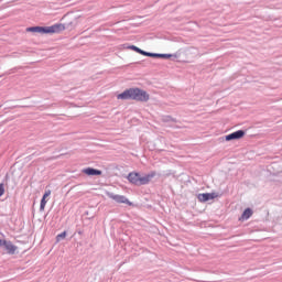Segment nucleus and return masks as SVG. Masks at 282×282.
<instances>
[{"mask_svg": "<svg viewBox=\"0 0 282 282\" xmlns=\"http://www.w3.org/2000/svg\"><path fill=\"white\" fill-rule=\"evenodd\" d=\"M150 98L149 93L139 87L128 88L117 95L118 100H135L137 102H149Z\"/></svg>", "mask_w": 282, "mask_h": 282, "instance_id": "f257e3e1", "label": "nucleus"}, {"mask_svg": "<svg viewBox=\"0 0 282 282\" xmlns=\"http://www.w3.org/2000/svg\"><path fill=\"white\" fill-rule=\"evenodd\" d=\"M158 175V172L151 171L147 174H140V172H130L126 180L132 184V186H147L151 184V180Z\"/></svg>", "mask_w": 282, "mask_h": 282, "instance_id": "f03ea898", "label": "nucleus"}, {"mask_svg": "<svg viewBox=\"0 0 282 282\" xmlns=\"http://www.w3.org/2000/svg\"><path fill=\"white\" fill-rule=\"evenodd\" d=\"M74 25V22L69 23H56L51 26H44V34H61V32H65V30H69Z\"/></svg>", "mask_w": 282, "mask_h": 282, "instance_id": "7ed1b4c3", "label": "nucleus"}, {"mask_svg": "<svg viewBox=\"0 0 282 282\" xmlns=\"http://www.w3.org/2000/svg\"><path fill=\"white\" fill-rule=\"evenodd\" d=\"M107 197H109V199H113V202H116L117 204H127L128 206H133V203H131V200H129V198H127V196L124 195H118L108 192Z\"/></svg>", "mask_w": 282, "mask_h": 282, "instance_id": "20e7f679", "label": "nucleus"}, {"mask_svg": "<svg viewBox=\"0 0 282 282\" xmlns=\"http://www.w3.org/2000/svg\"><path fill=\"white\" fill-rule=\"evenodd\" d=\"M217 197H219V194L212 192V193H202L197 195V199L198 202H200V204H206V202H210L213 199H217Z\"/></svg>", "mask_w": 282, "mask_h": 282, "instance_id": "39448f33", "label": "nucleus"}, {"mask_svg": "<svg viewBox=\"0 0 282 282\" xmlns=\"http://www.w3.org/2000/svg\"><path fill=\"white\" fill-rule=\"evenodd\" d=\"M246 135L245 130H237L235 132H231L227 135H225L226 142H232V140H241Z\"/></svg>", "mask_w": 282, "mask_h": 282, "instance_id": "423d86ee", "label": "nucleus"}, {"mask_svg": "<svg viewBox=\"0 0 282 282\" xmlns=\"http://www.w3.org/2000/svg\"><path fill=\"white\" fill-rule=\"evenodd\" d=\"M82 173H84V175H87L88 177H97L99 175H102V172L100 170L94 167H85L82 170Z\"/></svg>", "mask_w": 282, "mask_h": 282, "instance_id": "0eeeda50", "label": "nucleus"}, {"mask_svg": "<svg viewBox=\"0 0 282 282\" xmlns=\"http://www.w3.org/2000/svg\"><path fill=\"white\" fill-rule=\"evenodd\" d=\"M4 250L7 254H17V250H19V247L12 243V241L7 240V243L4 245Z\"/></svg>", "mask_w": 282, "mask_h": 282, "instance_id": "6e6552de", "label": "nucleus"}, {"mask_svg": "<svg viewBox=\"0 0 282 282\" xmlns=\"http://www.w3.org/2000/svg\"><path fill=\"white\" fill-rule=\"evenodd\" d=\"M154 58H163L164 61H169L170 58H172V61H175V58H177V54L154 53Z\"/></svg>", "mask_w": 282, "mask_h": 282, "instance_id": "1a4fd4ad", "label": "nucleus"}, {"mask_svg": "<svg viewBox=\"0 0 282 282\" xmlns=\"http://www.w3.org/2000/svg\"><path fill=\"white\" fill-rule=\"evenodd\" d=\"M252 214H253L252 208L247 207V208L242 212V214H241V216H240V218H239V221H248V219H250V218L252 217Z\"/></svg>", "mask_w": 282, "mask_h": 282, "instance_id": "9d476101", "label": "nucleus"}, {"mask_svg": "<svg viewBox=\"0 0 282 282\" xmlns=\"http://www.w3.org/2000/svg\"><path fill=\"white\" fill-rule=\"evenodd\" d=\"M26 32H32L33 34H45V26H29Z\"/></svg>", "mask_w": 282, "mask_h": 282, "instance_id": "9b49d317", "label": "nucleus"}, {"mask_svg": "<svg viewBox=\"0 0 282 282\" xmlns=\"http://www.w3.org/2000/svg\"><path fill=\"white\" fill-rule=\"evenodd\" d=\"M10 180V174H6L3 183H0V197L6 194V186H8V181Z\"/></svg>", "mask_w": 282, "mask_h": 282, "instance_id": "f8f14e48", "label": "nucleus"}, {"mask_svg": "<svg viewBox=\"0 0 282 282\" xmlns=\"http://www.w3.org/2000/svg\"><path fill=\"white\" fill-rule=\"evenodd\" d=\"M126 47H127V50H132V52H137V54H141V52H142V48H140L135 45H128Z\"/></svg>", "mask_w": 282, "mask_h": 282, "instance_id": "ddd939ff", "label": "nucleus"}, {"mask_svg": "<svg viewBox=\"0 0 282 282\" xmlns=\"http://www.w3.org/2000/svg\"><path fill=\"white\" fill-rule=\"evenodd\" d=\"M141 56H148L149 58H155V53L147 52L144 50H141Z\"/></svg>", "mask_w": 282, "mask_h": 282, "instance_id": "4468645a", "label": "nucleus"}, {"mask_svg": "<svg viewBox=\"0 0 282 282\" xmlns=\"http://www.w3.org/2000/svg\"><path fill=\"white\" fill-rule=\"evenodd\" d=\"M65 237H67V232L66 231H63V232L58 234L56 236V242L58 243L59 241H63V239H65Z\"/></svg>", "mask_w": 282, "mask_h": 282, "instance_id": "2eb2a0df", "label": "nucleus"}, {"mask_svg": "<svg viewBox=\"0 0 282 282\" xmlns=\"http://www.w3.org/2000/svg\"><path fill=\"white\" fill-rule=\"evenodd\" d=\"M162 120H163L164 122H177V119H175V118H173V117H171V116H164V117L162 118Z\"/></svg>", "mask_w": 282, "mask_h": 282, "instance_id": "dca6fc26", "label": "nucleus"}, {"mask_svg": "<svg viewBox=\"0 0 282 282\" xmlns=\"http://www.w3.org/2000/svg\"><path fill=\"white\" fill-rule=\"evenodd\" d=\"M50 195H52V191L51 189H46L42 196V198L47 199V197H50Z\"/></svg>", "mask_w": 282, "mask_h": 282, "instance_id": "f3484780", "label": "nucleus"}, {"mask_svg": "<svg viewBox=\"0 0 282 282\" xmlns=\"http://www.w3.org/2000/svg\"><path fill=\"white\" fill-rule=\"evenodd\" d=\"M8 240L0 238V248H4Z\"/></svg>", "mask_w": 282, "mask_h": 282, "instance_id": "a211bd4d", "label": "nucleus"}, {"mask_svg": "<svg viewBox=\"0 0 282 282\" xmlns=\"http://www.w3.org/2000/svg\"><path fill=\"white\" fill-rule=\"evenodd\" d=\"M40 204L46 206L47 205V199L42 197Z\"/></svg>", "mask_w": 282, "mask_h": 282, "instance_id": "6ab92c4d", "label": "nucleus"}, {"mask_svg": "<svg viewBox=\"0 0 282 282\" xmlns=\"http://www.w3.org/2000/svg\"><path fill=\"white\" fill-rule=\"evenodd\" d=\"M43 210H45V205L40 204V212L43 213Z\"/></svg>", "mask_w": 282, "mask_h": 282, "instance_id": "aec40b11", "label": "nucleus"}, {"mask_svg": "<svg viewBox=\"0 0 282 282\" xmlns=\"http://www.w3.org/2000/svg\"><path fill=\"white\" fill-rule=\"evenodd\" d=\"M77 235H83V230H78V231H77Z\"/></svg>", "mask_w": 282, "mask_h": 282, "instance_id": "412c9836", "label": "nucleus"}]
</instances>
